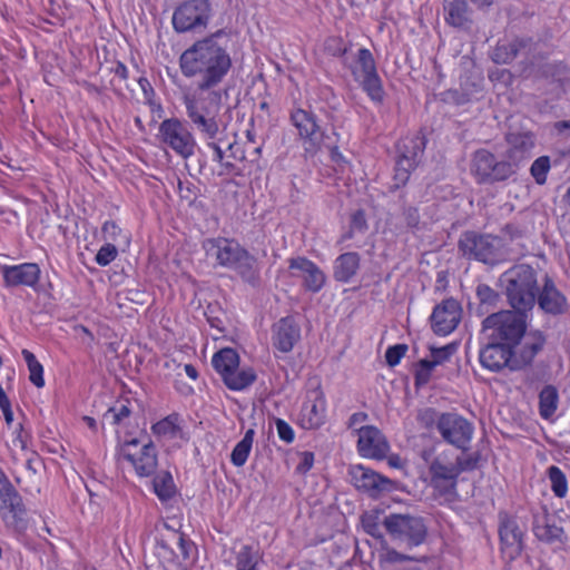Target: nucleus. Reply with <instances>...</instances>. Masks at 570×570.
Instances as JSON below:
<instances>
[{"label":"nucleus","mask_w":570,"mask_h":570,"mask_svg":"<svg viewBox=\"0 0 570 570\" xmlns=\"http://www.w3.org/2000/svg\"><path fill=\"white\" fill-rule=\"evenodd\" d=\"M288 263L291 276L302 279L306 291L317 293L324 287L326 276L314 262L299 256L291 258Z\"/></svg>","instance_id":"24"},{"label":"nucleus","mask_w":570,"mask_h":570,"mask_svg":"<svg viewBox=\"0 0 570 570\" xmlns=\"http://www.w3.org/2000/svg\"><path fill=\"white\" fill-rule=\"evenodd\" d=\"M206 250L219 266L234 271L244 283L255 288L261 286L259 263L238 242L228 238L209 239Z\"/></svg>","instance_id":"3"},{"label":"nucleus","mask_w":570,"mask_h":570,"mask_svg":"<svg viewBox=\"0 0 570 570\" xmlns=\"http://www.w3.org/2000/svg\"><path fill=\"white\" fill-rule=\"evenodd\" d=\"M16 441L20 443L22 450L27 448V433L23 431L22 424H19V429L17 430Z\"/></svg>","instance_id":"62"},{"label":"nucleus","mask_w":570,"mask_h":570,"mask_svg":"<svg viewBox=\"0 0 570 570\" xmlns=\"http://www.w3.org/2000/svg\"><path fill=\"white\" fill-rule=\"evenodd\" d=\"M383 525L394 541L407 548L422 544L428 533L423 519L411 514L392 513L384 518Z\"/></svg>","instance_id":"12"},{"label":"nucleus","mask_w":570,"mask_h":570,"mask_svg":"<svg viewBox=\"0 0 570 570\" xmlns=\"http://www.w3.org/2000/svg\"><path fill=\"white\" fill-rule=\"evenodd\" d=\"M407 352V345L405 344H395L390 347H387L385 352V360L389 366L394 367L396 366L402 357Z\"/></svg>","instance_id":"51"},{"label":"nucleus","mask_w":570,"mask_h":570,"mask_svg":"<svg viewBox=\"0 0 570 570\" xmlns=\"http://www.w3.org/2000/svg\"><path fill=\"white\" fill-rule=\"evenodd\" d=\"M479 301V313L484 314L494 308L500 299L499 294L487 284H479L475 291Z\"/></svg>","instance_id":"39"},{"label":"nucleus","mask_w":570,"mask_h":570,"mask_svg":"<svg viewBox=\"0 0 570 570\" xmlns=\"http://www.w3.org/2000/svg\"><path fill=\"white\" fill-rule=\"evenodd\" d=\"M26 512L22 497L0 468V518L8 528L21 531Z\"/></svg>","instance_id":"14"},{"label":"nucleus","mask_w":570,"mask_h":570,"mask_svg":"<svg viewBox=\"0 0 570 570\" xmlns=\"http://www.w3.org/2000/svg\"><path fill=\"white\" fill-rule=\"evenodd\" d=\"M118 255L117 246L112 243H106L96 254L95 262L105 267L116 259Z\"/></svg>","instance_id":"49"},{"label":"nucleus","mask_w":570,"mask_h":570,"mask_svg":"<svg viewBox=\"0 0 570 570\" xmlns=\"http://www.w3.org/2000/svg\"><path fill=\"white\" fill-rule=\"evenodd\" d=\"M546 342V335L539 330H531L518 350L487 341L480 350L479 361L484 368L491 372H500L503 368L520 371L531 365Z\"/></svg>","instance_id":"2"},{"label":"nucleus","mask_w":570,"mask_h":570,"mask_svg":"<svg viewBox=\"0 0 570 570\" xmlns=\"http://www.w3.org/2000/svg\"><path fill=\"white\" fill-rule=\"evenodd\" d=\"M443 8L449 24L463 28L469 22L466 0H444Z\"/></svg>","instance_id":"33"},{"label":"nucleus","mask_w":570,"mask_h":570,"mask_svg":"<svg viewBox=\"0 0 570 570\" xmlns=\"http://www.w3.org/2000/svg\"><path fill=\"white\" fill-rule=\"evenodd\" d=\"M462 308L454 298H446L436 305L431 315L432 328L439 335L452 333L461 321Z\"/></svg>","instance_id":"26"},{"label":"nucleus","mask_w":570,"mask_h":570,"mask_svg":"<svg viewBox=\"0 0 570 570\" xmlns=\"http://www.w3.org/2000/svg\"><path fill=\"white\" fill-rule=\"evenodd\" d=\"M2 413H3V416H4V421L8 425H11L12 422H13V412L11 410V403L8 404V405H4V406H0Z\"/></svg>","instance_id":"63"},{"label":"nucleus","mask_w":570,"mask_h":570,"mask_svg":"<svg viewBox=\"0 0 570 570\" xmlns=\"http://www.w3.org/2000/svg\"><path fill=\"white\" fill-rule=\"evenodd\" d=\"M550 487L557 498L563 499L568 494V480L562 470L557 465H551L547 470Z\"/></svg>","instance_id":"38"},{"label":"nucleus","mask_w":570,"mask_h":570,"mask_svg":"<svg viewBox=\"0 0 570 570\" xmlns=\"http://www.w3.org/2000/svg\"><path fill=\"white\" fill-rule=\"evenodd\" d=\"M352 75L374 104L381 105L384 101L385 91L383 83L377 73L373 55L368 49H358L356 65L352 69Z\"/></svg>","instance_id":"13"},{"label":"nucleus","mask_w":570,"mask_h":570,"mask_svg":"<svg viewBox=\"0 0 570 570\" xmlns=\"http://www.w3.org/2000/svg\"><path fill=\"white\" fill-rule=\"evenodd\" d=\"M356 450L365 459L384 460L390 452V443L383 432L374 425H362L356 429Z\"/></svg>","instance_id":"19"},{"label":"nucleus","mask_w":570,"mask_h":570,"mask_svg":"<svg viewBox=\"0 0 570 570\" xmlns=\"http://www.w3.org/2000/svg\"><path fill=\"white\" fill-rule=\"evenodd\" d=\"M289 121L296 129L297 141L303 148L305 157H314L323 147H331L330 136L312 110L302 107L293 108L289 112Z\"/></svg>","instance_id":"7"},{"label":"nucleus","mask_w":570,"mask_h":570,"mask_svg":"<svg viewBox=\"0 0 570 570\" xmlns=\"http://www.w3.org/2000/svg\"><path fill=\"white\" fill-rule=\"evenodd\" d=\"M538 43L531 38H515L509 42H499L492 52V60L499 65H509L517 57L522 56L528 62L537 59Z\"/></svg>","instance_id":"21"},{"label":"nucleus","mask_w":570,"mask_h":570,"mask_svg":"<svg viewBox=\"0 0 570 570\" xmlns=\"http://www.w3.org/2000/svg\"><path fill=\"white\" fill-rule=\"evenodd\" d=\"M367 228L368 225L365 213L364 210L358 209L351 215L348 230L342 235L341 240L345 242L354 238V236L357 234H364L366 233Z\"/></svg>","instance_id":"41"},{"label":"nucleus","mask_w":570,"mask_h":570,"mask_svg":"<svg viewBox=\"0 0 570 570\" xmlns=\"http://www.w3.org/2000/svg\"><path fill=\"white\" fill-rule=\"evenodd\" d=\"M480 460L479 453L462 454L456 456L455 462H452L455 469L461 474L464 471H472L478 468Z\"/></svg>","instance_id":"50"},{"label":"nucleus","mask_w":570,"mask_h":570,"mask_svg":"<svg viewBox=\"0 0 570 570\" xmlns=\"http://www.w3.org/2000/svg\"><path fill=\"white\" fill-rule=\"evenodd\" d=\"M212 365L220 375L224 384L232 391H242L256 380L252 367H239V355L230 347L222 348L212 358Z\"/></svg>","instance_id":"10"},{"label":"nucleus","mask_w":570,"mask_h":570,"mask_svg":"<svg viewBox=\"0 0 570 570\" xmlns=\"http://www.w3.org/2000/svg\"><path fill=\"white\" fill-rule=\"evenodd\" d=\"M459 250L468 259H474L488 265H497L508 257L504 240L491 234L464 232L458 243Z\"/></svg>","instance_id":"6"},{"label":"nucleus","mask_w":570,"mask_h":570,"mask_svg":"<svg viewBox=\"0 0 570 570\" xmlns=\"http://www.w3.org/2000/svg\"><path fill=\"white\" fill-rule=\"evenodd\" d=\"M381 558H382L383 561H385L387 563H391V564L403 563V562H407V561H413L414 560L411 556L405 554V553H401V552H399L395 549L390 548V547H385L383 549V552L381 553Z\"/></svg>","instance_id":"52"},{"label":"nucleus","mask_w":570,"mask_h":570,"mask_svg":"<svg viewBox=\"0 0 570 570\" xmlns=\"http://www.w3.org/2000/svg\"><path fill=\"white\" fill-rule=\"evenodd\" d=\"M502 233L505 236H508L510 239H517V238L522 237V235H523L522 229L519 226L513 225V224H507L502 228Z\"/></svg>","instance_id":"57"},{"label":"nucleus","mask_w":570,"mask_h":570,"mask_svg":"<svg viewBox=\"0 0 570 570\" xmlns=\"http://www.w3.org/2000/svg\"><path fill=\"white\" fill-rule=\"evenodd\" d=\"M213 17L212 0H185L175 8L171 23L177 33L203 32Z\"/></svg>","instance_id":"9"},{"label":"nucleus","mask_w":570,"mask_h":570,"mask_svg":"<svg viewBox=\"0 0 570 570\" xmlns=\"http://www.w3.org/2000/svg\"><path fill=\"white\" fill-rule=\"evenodd\" d=\"M550 170V158L548 156H541L537 158L530 168V173L534 178L535 183L543 185L547 181V175Z\"/></svg>","instance_id":"45"},{"label":"nucleus","mask_w":570,"mask_h":570,"mask_svg":"<svg viewBox=\"0 0 570 570\" xmlns=\"http://www.w3.org/2000/svg\"><path fill=\"white\" fill-rule=\"evenodd\" d=\"M254 435L255 431L253 429L247 430L244 438L234 446L230 454L233 465L240 468L246 463L253 446Z\"/></svg>","instance_id":"35"},{"label":"nucleus","mask_w":570,"mask_h":570,"mask_svg":"<svg viewBox=\"0 0 570 570\" xmlns=\"http://www.w3.org/2000/svg\"><path fill=\"white\" fill-rule=\"evenodd\" d=\"M431 484L435 491L446 499L456 493L459 471L452 462H446L441 455L430 465Z\"/></svg>","instance_id":"22"},{"label":"nucleus","mask_w":570,"mask_h":570,"mask_svg":"<svg viewBox=\"0 0 570 570\" xmlns=\"http://www.w3.org/2000/svg\"><path fill=\"white\" fill-rule=\"evenodd\" d=\"M23 360L28 365V370L30 372V381L37 386L42 387L45 385L43 380V367L36 358L35 354L28 350H22L21 352Z\"/></svg>","instance_id":"42"},{"label":"nucleus","mask_w":570,"mask_h":570,"mask_svg":"<svg viewBox=\"0 0 570 570\" xmlns=\"http://www.w3.org/2000/svg\"><path fill=\"white\" fill-rule=\"evenodd\" d=\"M314 464V453L309 451H304L299 453V462L295 468V472L298 474L307 473Z\"/></svg>","instance_id":"54"},{"label":"nucleus","mask_w":570,"mask_h":570,"mask_svg":"<svg viewBox=\"0 0 570 570\" xmlns=\"http://www.w3.org/2000/svg\"><path fill=\"white\" fill-rule=\"evenodd\" d=\"M360 267L361 256L358 253H343L333 263V277L338 283L348 284L357 275Z\"/></svg>","instance_id":"30"},{"label":"nucleus","mask_w":570,"mask_h":570,"mask_svg":"<svg viewBox=\"0 0 570 570\" xmlns=\"http://www.w3.org/2000/svg\"><path fill=\"white\" fill-rule=\"evenodd\" d=\"M114 72L117 77H119L122 80H126L128 78V69L122 62H118L117 66L114 69Z\"/></svg>","instance_id":"61"},{"label":"nucleus","mask_w":570,"mask_h":570,"mask_svg":"<svg viewBox=\"0 0 570 570\" xmlns=\"http://www.w3.org/2000/svg\"><path fill=\"white\" fill-rule=\"evenodd\" d=\"M264 563V556L258 548L250 544H244L236 552L235 568L236 570H261Z\"/></svg>","instance_id":"32"},{"label":"nucleus","mask_w":570,"mask_h":570,"mask_svg":"<svg viewBox=\"0 0 570 570\" xmlns=\"http://www.w3.org/2000/svg\"><path fill=\"white\" fill-rule=\"evenodd\" d=\"M426 145L425 136L414 132L400 139L397 142V158L395 164L394 181L395 187L406 184L411 171L419 165Z\"/></svg>","instance_id":"11"},{"label":"nucleus","mask_w":570,"mask_h":570,"mask_svg":"<svg viewBox=\"0 0 570 570\" xmlns=\"http://www.w3.org/2000/svg\"><path fill=\"white\" fill-rule=\"evenodd\" d=\"M154 434L167 439H176L180 435L181 429L178 424L177 415H168L167 417L158 421L151 426Z\"/></svg>","instance_id":"36"},{"label":"nucleus","mask_w":570,"mask_h":570,"mask_svg":"<svg viewBox=\"0 0 570 570\" xmlns=\"http://www.w3.org/2000/svg\"><path fill=\"white\" fill-rule=\"evenodd\" d=\"M554 129L559 132V134H562L564 130H570V119L569 120H561V121H557L554 124Z\"/></svg>","instance_id":"64"},{"label":"nucleus","mask_w":570,"mask_h":570,"mask_svg":"<svg viewBox=\"0 0 570 570\" xmlns=\"http://www.w3.org/2000/svg\"><path fill=\"white\" fill-rule=\"evenodd\" d=\"M537 297L543 312L551 315H560L566 312L567 298L548 276H546L543 288Z\"/></svg>","instance_id":"29"},{"label":"nucleus","mask_w":570,"mask_h":570,"mask_svg":"<svg viewBox=\"0 0 570 570\" xmlns=\"http://www.w3.org/2000/svg\"><path fill=\"white\" fill-rule=\"evenodd\" d=\"M181 75L190 79L194 92L184 94L181 101L186 116L206 146L214 151L213 161L222 163L225 151L222 148L220 110L223 108L224 83L233 68L229 41L220 29L196 40L179 57Z\"/></svg>","instance_id":"1"},{"label":"nucleus","mask_w":570,"mask_h":570,"mask_svg":"<svg viewBox=\"0 0 570 570\" xmlns=\"http://www.w3.org/2000/svg\"><path fill=\"white\" fill-rule=\"evenodd\" d=\"M505 140L508 149L504 163L512 165V175H514L520 164L531 157L535 146V137L531 131H518L509 132Z\"/></svg>","instance_id":"23"},{"label":"nucleus","mask_w":570,"mask_h":570,"mask_svg":"<svg viewBox=\"0 0 570 570\" xmlns=\"http://www.w3.org/2000/svg\"><path fill=\"white\" fill-rule=\"evenodd\" d=\"M435 367L429 362L428 358L420 360L415 366L414 380L416 386L428 384L432 376V371Z\"/></svg>","instance_id":"47"},{"label":"nucleus","mask_w":570,"mask_h":570,"mask_svg":"<svg viewBox=\"0 0 570 570\" xmlns=\"http://www.w3.org/2000/svg\"><path fill=\"white\" fill-rule=\"evenodd\" d=\"M40 463V458L36 453H31L29 458L26 460V469L31 472L32 474H36L38 472L37 465Z\"/></svg>","instance_id":"60"},{"label":"nucleus","mask_w":570,"mask_h":570,"mask_svg":"<svg viewBox=\"0 0 570 570\" xmlns=\"http://www.w3.org/2000/svg\"><path fill=\"white\" fill-rule=\"evenodd\" d=\"M498 519L501 553L509 561H513L521 556L525 547V529L520 524L517 517L508 512H499Z\"/></svg>","instance_id":"15"},{"label":"nucleus","mask_w":570,"mask_h":570,"mask_svg":"<svg viewBox=\"0 0 570 570\" xmlns=\"http://www.w3.org/2000/svg\"><path fill=\"white\" fill-rule=\"evenodd\" d=\"M473 432V424L462 415L454 412L443 413L439 433L446 443L465 451L469 449Z\"/></svg>","instance_id":"18"},{"label":"nucleus","mask_w":570,"mask_h":570,"mask_svg":"<svg viewBox=\"0 0 570 570\" xmlns=\"http://www.w3.org/2000/svg\"><path fill=\"white\" fill-rule=\"evenodd\" d=\"M362 527L364 531L373 538H382L379 514L366 512L362 515Z\"/></svg>","instance_id":"48"},{"label":"nucleus","mask_w":570,"mask_h":570,"mask_svg":"<svg viewBox=\"0 0 570 570\" xmlns=\"http://www.w3.org/2000/svg\"><path fill=\"white\" fill-rule=\"evenodd\" d=\"M445 100L453 101L458 105L465 104L469 99L465 95L460 94L458 90H449L445 92Z\"/></svg>","instance_id":"58"},{"label":"nucleus","mask_w":570,"mask_h":570,"mask_svg":"<svg viewBox=\"0 0 570 570\" xmlns=\"http://www.w3.org/2000/svg\"><path fill=\"white\" fill-rule=\"evenodd\" d=\"M301 338V328L291 316L282 317L272 327L273 347L282 353H288Z\"/></svg>","instance_id":"28"},{"label":"nucleus","mask_w":570,"mask_h":570,"mask_svg":"<svg viewBox=\"0 0 570 570\" xmlns=\"http://www.w3.org/2000/svg\"><path fill=\"white\" fill-rule=\"evenodd\" d=\"M275 426L278 438L286 442L292 443L295 439V433L292 426L283 419H275Z\"/></svg>","instance_id":"53"},{"label":"nucleus","mask_w":570,"mask_h":570,"mask_svg":"<svg viewBox=\"0 0 570 570\" xmlns=\"http://www.w3.org/2000/svg\"><path fill=\"white\" fill-rule=\"evenodd\" d=\"M1 274L4 287H36L40 281L41 269L37 263L2 265Z\"/></svg>","instance_id":"27"},{"label":"nucleus","mask_w":570,"mask_h":570,"mask_svg":"<svg viewBox=\"0 0 570 570\" xmlns=\"http://www.w3.org/2000/svg\"><path fill=\"white\" fill-rule=\"evenodd\" d=\"M177 544L184 559L189 558L193 543L186 539L183 534H177Z\"/></svg>","instance_id":"56"},{"label":"nucleus","mask_w":570,"mask_h":570,"mask_svg":"<svg viewBox=\"0 0 570 570\" xmlns=\"http://www.w3.org/2000/svg\"><path fill=\"white\" fill-rule=\"evenodd\" d=\"M154 491L156 495L161 500L166 501L174 497L175 494V484L173 476L169 472L163 471L159 472L154 478Z\"/></svg>","instance_id":"37"},{"label":"nucleus","mask_w":570,"mask_h":570,"mask_svg":"<svg viewBox=\"0 0 570 570\" xmlns=\"http://www.w3.org/2000/svg\"><path fill=\"white\" fill-rule=\"evenodd\" d=\"M227 149L230 151L229 157L243 161L245 159L244 150H240L236 141L228 142Z\"/></svg>","instance_id":"59"},{"label":"nucleus","mask_w":570,"mask_h":570,"mask_svg":"<svg viewBox=\"0 0 570 570\" xmlns=\"http://www.w3.org/2000/svg\"><path fill=\"white\" fill-rule=\"evenodd\" d=\"M430 352V358L428 360L434 367H436L451 358V356L456 352V345L448 344L442 347H431Z\"/></svg>","instance_id":"44"},{"label":"nucleus","mask_w":570,"mask_h":570,"mask_svg":"<svg viewBox=\"0 0 570 570\" xmlns=\"http://www.w3.org/2000/svg\"><path fill=\"white\" fill-rule=\"evenodd\" d=\"M120 456L128 461L140 478H147L156 472L158 461L157 451L153 441L140 445L138 439L126 441L120 448Z\"/></svg>","instance_id":"16"},{"label":"nucleus","mask_w":570,"mask_h":570,"mask_svg":"<svg viewBox=\"0 0 570 570\" xmlns=\"http://www.w3.org/2000/svg\"><path fill=\"white\" fill-rule=\"evenodd\" d=\"M442 417L443 413L432 407L423 409L417 414V421L422 426L426 429L435 428L438 432L440 430V422Z\"/></svg>","instance_id":"46"},{"label":"nucleus","mask_w":570,"mask_h":570,"mask_svg":"<svg viewBox=\"0 0 570 570\" xmlns=\"http://www.w3.org/2000/svg\"><path fill=\"white\" fill-rule=\"evenodd\" d=\"M131 411L126 403H119L108 409L102 416L104 422L110 425H119L125 419H128Z\"/></svg>","instance_id":"43"},{"label":"nucleus","mask_w":570,"mask_h":570,"mask_svg":"<svg viewBox=\"0 0 570 570\" xmlns=\"http://www.w3.org/2000/svg\"><path fill=\"white\" fill-rule=\"evenodd\" d=\"M326 417V400L320 389L312 390L307 393L304 401L298 422L305 430L320 428Z\"/></svg>","instance_id":"25"},{"label":"nucleus","mask_w":570,"mask_h":570,"mask_svg":"<svg viewBox=\"0 0 570 570\" xmlns=\"http://www.w3.org/2000/svg\"><path fill=\"white\" fill-rule=\"evenodd\" d=\"M157 139L165 149L173 150L183 159L194 156L197 141L186 120L177 117L164 119L158 127Z\"/></svg>","instance_id":"8"},{"label":"nucleus","mask_w":570,"mask_h":570,"mask_svg":"<svg viewBox=\"0 0 570 570\" xmlns=\"http://www.w3.org/2000/svg\"><path fill=\"white\" fill-rule=\"evenodd\" d=\"M471 173L481 184L503 181L512 176V165L497 160L495 156L485 149L473 154Z\"/></svg>","instance_id":"17"},{"label":"nucleus","mask_w":570,"mask_h":570,"mask_svg":"<svg viewBox=\"0 0 570 570\" xmlns=\"http://www.w3.org/2000/svg\"><path fill=\"white\" fill-rule=\"evenodd\" d=\"M505 283V293L509 304L519 313L530 312L535 304L538 295V281L535 271L527 264L511 267L501 276Z\"/></svg>","instance_id":"5"},{"label":"nucleus","mask_w":570,"mask_h":570,"mask_svg":"<svg viewBox=\"0 0 570 570\" xmlns=\"http://www.w3.org/2000/svg\"><path fill=\"white\" fill-rule=\"evenodd\" d=\"M350 475L354 487L373 499L394 490V482L391 479L363 465L352 466Z\"/></svg>","instance_id":"20"},{"label":"nucleus","mask_w":570,"mask_h":570,"mask_svg":"<svg viewBox=\"0 0 570 570\" xmlns=\"http://www.w3.org/2000/svg\"><path fill=\"white\" fill-rule=\"evenodd\" d=\"M558 391L552 385L544 386L539 394V413L542 419L551 420L558 406Z\"/></svg>","instance_id":"34"},{"label":"nucleus","mask_w":570,"mask_h":570,"mask_svg":"<svg viewBox=\"0 0 570 570\" xmlns=\"http://www.w3.org/2000/svg\"><path fill=\"white\" fill-rule=\"evenodd\" d=\"M530 331H527V313L500 311L487 316L482 322L484 340L518 350Z\"/></svg>","instance_id":"4"},{"label":"nucleus","mask_w":570,"mask_h":570,"mask_svg":"<svg viewBox=\"0 0 570 570\" xmlns=\"http://www.w3.org/2000/svg\"><path fill=\"white\" fill-rule=\"evenodd\" d=\"M367 419L368 415L365 412H355L350 416L347 426L356 433V429L360 428L358 425L367 421Z\"/></svg>","instance_id":"55"},{"label":"nucleus","mask_w":570,"mask_h":570,"mask_svg":"<svg viewBox=\"0 0 570 570\" xmlns=\"http://www.w3.org/2000/svg\"><path fill=\"white\" fill-rule=\"evenodd\" d=\"M532 531L540 541L548 543L561 540L563 534L562 528L558 527L546 512L534 514Z\"/></svg>","instance_id":"31"},{"label":"nucleus","mask_w":570,"mask_h":570,"mask_svg":"<svg viewBox=\"0 0 570 570\" xmlns=\"http://www.w3.org/2000/svg\"><path fill=\"white\" fill-rule=\"evenodd\" d=\"M102 237L107 243L129 244V234L118 226L114 220H106L101 227Z\"/></svg>","instance_id":"40"}]
</instances>
